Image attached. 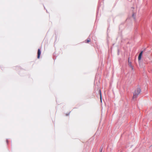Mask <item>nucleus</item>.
<instances>
[{
  "mask_svg": "<svg viewBox=\"0 0 152 152\" xmlns=\"http://www.w3.org/2000/svg\"><path fill=\"white\" fill-rule=\"evenodd\" d=\"M141 92V89L140 88H137L133 93V96L132 97L133 99H135L137 97L138 95Z\"/></svg>",
  "mask_w": 152,
  "mask_h": 152,
  "instance_id": "obj_1",
  "label": "nucleus"
},
{
  "mask_svg": "<svg viewBox=\"0 0 152 152\" xmlns=\"http://www.w3.org/2000/svg\"><path fill=\"white\" fill-rule=\"evenodd\" d=\"M142 53H143V51H142L140 52V53L139 54V56H138V60L139 61H140L141 60Z\"/></svg>",
  "mask_w": 152,
  "mask_h": 152,
  "instance_id": "obj_2",
  "label": "nucleus"
},
{
  "mask_svg": "<svg viewBox=\"0 0 152 152\" xmlns=\"http://www.w3.org/2000/svg\"><path fill=\"white\" fill-rule=\"evenodd\" d=\"M91 41V39L90 38H88L86 40V42L87 43H89Z\"/></svg>",
  "mask_w": 152,
  "mask_h": 152,
  "instance_id": "obj_5",
  "label": "nucleus"
},
{
  "mask_svg": "<svg viewBox=\"0 0 152 152\" xmlns=\"http://www.w3.org/2000/svg\"><path fill=\"white\" fill-rule=\"evenodd\" d=\"M41 54V51L39 49H38L37 52V58H40V55Z\"/></svg>",
  "mask_w": 152,
  "mask_h": 152,
  "instance_id": "obj_3",
  "label": "nucleus"
},
{
  "mask_svg": "<svg viewBox=\"0 0 152 152\" xmlns=\"http://www.w3.org/2000/svg\"><path fill=\"white\" fill-rule=\"evenodd\" d=\"M99 94H100V101H101V102H102V96H101V90H99Z\"/></svg>",
  "mask_w": 152,
  "mask_h": 152,
  "instance_id": "obj_4",
  "label": "nucleus"
}]
</instances>
